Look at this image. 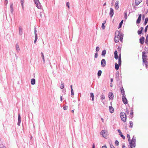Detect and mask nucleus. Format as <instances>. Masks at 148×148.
<instances>
[{"label": "nucleus", "instance_id": "1", "mask_svg": "<svg viewBox=\"0 0 148 148\" xmlns=\"http://www.w3.org/2000/svg\"><path fill=\"white\" fill-rule=\"evenodd\" d=\"M123 35L122 33H120L118 31H116L115 34V37L114 40L115 42H118L119 40L122 42L123 40Z\"/></svg>", "mask_w": 148, "mask_h": 148}, {"label": "nucleus", "instance_id": "2", "mask_svg": "<svg viewBox=\"0 0 148 148\" xmlns=\"http://www.w3.org/2000/svg\"><path fill=\"white\" fill-rule=\"evenodd\" d=\"M120 116L121 120L125 122L126 121V115L125 113L121 112L120 113Z\"/></svg>", "mask_w": 148, "mask_h": 148}, {"label": "nucleus", "instance_id": "3", "mask_svg": "<svg viewBox=\"0 0 148 148\" xmlns=\"http://www.w3.org/2000/svg\"><path fill=\"white\" fill-rule=\"evenodd\" d=\"M34 1L36 7L39 9H41L42 8V6L40 5L39 0H34Z\"/></svg>", "mask_w": 148, "mask_h": 148}, {"label": "nucleus", "instance_id": "4", "mask_svg": "<svg viewBox=\"0 0 148 148\" xmlns=\"http://www.w3.org/2000/svg\"><path fill=\"white\" fill-rule=\"evenodd\" d=\"M107 131L106 130H102L100 133V134L104 138H106L107 136Z\"/></svg>", "mask_w": 148, "mask_h": 148}, {"label": "nucleus", "instance_id": "5", "mask_svg": "<svg viewBox=\"0 0 148 148\" xmlns=\"http://www.w3.org/2000/svg\"><path fill=\"white\" fill-rule=\"evenodd\" d=\"M34 34H35V40L34 41V43H36L37 41L38 37H37V32L36 29V28H35L34 29Z\"/></svg>", "mask_w": 148, "mask_h": 148}, {"label": "nucleus", "instance_id": "6", "mask_svg": "<svg viewBox=\"0 0 148 148\" xmlns=\"http://www.w3.org/2000/svg\"><path fill=\"white\" fill-rule=\"evenodd\" d=\"M122 98V101L123 103L125 105L127 104L128 103V101L125 97V96H123Z\"/></svg>", "mask_w": 148, "mask_h": 148}, {"label": "nucleus", "instance_id": "7", "mask_svg": "<svg viewBox=\"0 0 148 148\" xmlns=\"http://www.w3.org/2000/svg\"><path fill=\"white\" fill-rule=\"evenodd\" d=\"M101 65L102 67H104L106 65V61L105 59H102L101 61Z\"/></svg>", "mask_w": 148, "mask_h": 148}, {"label": "nucleus", "instance_id": "8", "mask_svg": "<svg viewBox=\"0 0 148 148\" xmlns=\"http://www.w3.org/2000/svg\"><path fill=\"white\" fill-rule=\"evenodd\" d=\"M18 120L17 125L18 126H20V123L21 122V117L20 114H18Z\"/></svg>", "mask_w": 148, "mask_h": 148}, {"label": "nucleus", "instance_id": "9", "mask_svg": "<svg viewBox=\"0 0 148 148\" xmlns=\"http://www.w3.org/2000/svg\"><path fill=\"white\" fill-rule=\"evenodd\" d=\"M145 38L142 36L139 39L141 45H143L144 43Z\"/></svg>", "mask_w": 148, "mask_h": 148}, {"label": "nucleus", "instance_id": "10", "mask_svg": "<svg viewBox=\"0 0 148 148\" xmlns=\"http://www.w3.org/2000/svg\"><path fill=\"white\" fill-rule=\"evenodd\" d=\"M116 79L117 82H119L120 79L119 75L118 72H117L116 74Z\"/></svg>", "mask_w": 148, "mask_h": 148}, {"label": "nucleus", "instance_id": "11", "mask_svg": "<svg viewBox=\"0 0 148 148\" xmlns=\"http://www.w3.org/2000/svg\"><path fill=\"white\" fill-rule=\"evenodd\" d=\"M118 132L119 133V135L124 140L125 139V137L122 134L121 131L119 129L118 130Z\"/></svg>", "mask_w": 148, "mask_h": 148}, {"label": "nucleus", "instance_id": "12", "mask_svg": "<svg viewBox=\"0 0 148 148\" xmlns=\"http://www.w3.org/2000/svg\"><path fill=\"white\" fill-rule=\"evenodd\" d=\"M108 97L110 99H113L114 97L113 93L112 92H110L108 94Z\"/></svg>", "mask_w": 148, "mask_h": 148}, {"label": "nucleus", "instance_id": "13", "mask_svg": "<svg viewBox=\"0 0 148 148\" xmlns=\"http://www.w3.org/2000/svg\"><path fill=\"white\" fill-rule=\"evenodd\" d=\"M142 1V0H135V5L136 6L138 5Z\"/></svg>", "mask_w": 148, "mask_h": 148}, {"label": "nucleus", "instance_id": "14", "mask_svg": "<svg viewBox=\"0 0 148 148\" xmlns=\"http://www.w3.org/2000/svg\"><path fill=\"white\" fill-rule=\"evenodd\" d=\"M114 14V10L112 8H110V15L111 17H112Z\"/></svg>", "mask_w": 148, "mask_h": 148}, {"label": "nucleus", "instance_id": "15", "mask_svg": "<svg viewBox=\"0 0 148 148\" xmlns=\"http://www.w3.org/2000/svg\"><path fill=\"white\" fill-rule=\"evenodd\" d=\"M141 15L140 14L138 16V17L136 21V23L137 24H139L140 23V21L141 20Z\"/></svg>", "mask_w": 148, "mask_h": 148}, {"label": "nucleus", "instance_id": "16", "mask_svg": "<svg viewBox=\"0 0 148 148\" xmlns=\"http://www.w3.org/2000/svg\"><path fill=\"white\" fill-rule=\"evenodd\" d=\"M23 34L22 29L21 26L19 27V34L20 36L22 35Z\"/></svg>", "mask_w": 148, "mask_h": 148}, {"label": "nucleus", "instance_id": "17", "mask_svg": "<svg viewBox=\"0 0 148 148\" xmlns=\"http://www.w3.org/2000/svg\"><path fill=\"white\" fill-rule=\"evenodd\" d=\"M118 52L117 51L115 50L114 52V58L116 60L118 59Z\"/></svg>", "mask_w": 148, "mask_h": 148}, {"label": "nucleus", "instance_id": "18", "mask_svg": "<svg viewBox=\"0 0 148 148\" xmlns=\"http://www.w3.org/2000/svg\"><path fill=\"white\" fill-rule=\"evenodd\" d=\"M109 108L110 112L111 113H113L114 111V108L112 106H109Z\"/></svg>", "mask_w": 148, "mask_h": 148}, {"label": "nucleus", "instance_id": "19", "mask_svg": "<svg viewBox=\"0 0 148 148\" xmlns=\"http://www.w3.org/2000/svg\"><path fill=\"white\" fill-rule=\"evenodd\" d=\"M119 4V1H116L115 4V8L116 10H117L119 8V6L118 5Z\"/></svg>", "mask_w": 148, "mask_h": 148}, {"label": "nucleus", "instance_id": "20", "mask_svg": "<svg viewBox=\"0 0 148 148\" xmlns=\"http://www.w3.org/2000/svg\"><path fill=\"white\" fill-rule=\"evenodd\" d=\"M121 94L123 95V96H125L124 90L123 88V87H122V88L121 89Z\"/></svg>", "mask_w": 148, "mask_h": 148}, {"label": "nucleus", "instance_id": "21", "mask_svg": "<svg viewBox=\"0 0 148 148\" xmlns=\"http://www.w3.org/2000/svg\"><path fill=\"white\" fill-rule=\"evenodd\" d=\"M136 142L132 143V142H130L129 144L131 145V146H132V147H135L136 146Z\"/></svg>", "mask_w": 148, "mask_h": 148}, {"label": "nucleus", "instance_id": "22", "mask_svg": "<svg viewBox=\"0 0 148 148\" xmlns=\"http://www.w3.org/2000/svg\"><path fill=\"white\" fill-rule=\"evenodd\" d=\"M119 64H118L117 63H116L115 64V69L117 71L119 70Z\"/></svg>", "mask_w": 148, "mask_h": 148}, {"label": "nucleus", "instance_id": "23", "mask_svg": "<svg viewBox=\"0 0 148 148\" xmlns=\"http://www.w3.org/2000/svg\"><path fill=\"white\" fill-rule=\"evenodd\" d=\"M36 81L35 79L34 78L32 79L31 81V83L32 85H34L35 84Z\"/></svg>", "mask_w": 148, "mask_h": 148}, {"label": "nucleus", "instance_id": "24", "mask_svg": "<svg viewBox=\"0 0 148 148\" xmlns=\"http://www.w3.org/2000/svg\"><path fill=\"white\" fill-rule=\"evenodd\" d=\"M142 58H147V56L146 54V53L143 51L142 53Z\"/></svg>", "mask_w": 148, "mask_h": 148}, {"label": "nucleus", "instance_id": "25", "mask_svg": "<svg viewBox=\"0 0 148 148\" xmlns=\"http://www.w3.org/2000/svg\"><path fill=\"white\" fill-rule=\"evenodd\" d=\"M16 50L17 52H18L20 51V49L19 47V46L18 44H16Z\"/></svg>", "mask_w": 148, "mask_h": 148}, {"label": "nucleus", "instance_id": "26", "mask_svg": "<svg viewBox=\"0 0 148 148\" xmlns=\"http://www.w3.org/2000/svg\"><path fill=\"white\" fill-rule=\"evenodd\" d=\"M102 73V71L101 70H99L97 73V75L99 78L101 75Z\"/></svg>", "mask_w": 148, "mask_h": 148}, {"label": "nucleus", "instance_id": "27", "mask_svg": "<svg viewBox=\"0 0 148 148\" xmlns=\"http://www.w3.org/2000/svg\"><path fill=\"white\" fill-rule=\"evenodd\" d=\"M90 96L92 98V100L93 101L94 99V96L93 93L91 92L90 93Z\"/></svg>", "mask_w": 148, "mask_h": 148}, {"label": "nucleus", "instance_id": "28", "mask_svg": "<svg viewBox=\"0 0 148 148\" xmlns=\"http://www.w3.org/2000/svg\"><path fill=\"white\" fill-rule=\"evenodd\" d=\"M130 142H132V143L136 142V137L134 136L132 139V140L131 141H130Z\"/></svg>", "mask_w": 148, "mask_h": 148}, {"label": "nucleus", "instance_id": "29", "mask_svg": "<svg viewBox=\"0 0 148 148\" xmlns=\"http://www.w3.org/2000/svg\"><path fill=\"white\" fill-rule=\"evenodd\" d=\"M106 53V51L105 50H103L102 52L101 56H105Z\"/></svg>", "mask_w": 148, "mask_h": 148}, {"label": "nucleus", "instance_id": "30", "mask_svg": "<svg viewBox=\"0 0 148 148\" xmlns=\"http://www.w3.org/2000/svg\"><path fill=\"white\" fill-rule=\"evenodd\" d=\"M145 44L147 45H148V34L147 35L145 41Z\"/></svg>", "mask_w": 148, "mask_h": 148}, {"label": "nucleus", "instance_id": "31", "mask_svg": "<svg viewBox=\"0 0 148 148\" xmlns=\"http://www.w3.org/2000/svg\"><path fill=\"white\" fill-rule=\"evenodd\" d=\"M148 21V18L147 17L145 18V22H144V24H143L144 25H145L147 23Z\"/></svg>", "mask_w": 148, "mask_h": 148}, {"label": "nucleus", "instance_id": "32", "mask_svg": "<svg viewBox=\"0 0 148 148\" xmlns=\"http://www.w3.org/2000/svg\"><path fill=\"white\" fill-rule=\"evenodd\" d=\"M123 20H122L121 21L120 23H119V27H118L119 28H121L122 27V24H123Z\"/></svg>", "mask_w": 148, "mask_h": 148}, {"label": "nucleus", "instance_id": "33", "mask_svg": "<svg viewBox=\"0 0 148 148\" xmlns=\"http://www.w3.org/2000/svg\"><path fill=\"white\" fill-rule=\"evenodd\" d=\"M134 112L133 111V110L131 109V112L130 113V117H131V118H132L133 117V114Z\"/></svg>", "mask_w": 148, "mask_h": 148}, {"label": "nucleus", "instance_id": "34", "mask_svg": "<svg viewBox=\"0 0 148 148\" xmlns=\"http://www.w3.org/2000/svg\"><path fill=\"white\" fill-rule=\"evenodd\" d=\"M41 54L42 57V60H43V61L44 62V63H45V59L44 58V56L42 52H41Z\"/></svg>", "mask_w": 148, "mask_h": 148}, {"label": "nucleus", "instance_id": "35", "mask_svg": "<svg viewBox=\"0 0 148 148\" xmlns=\"http://www.w3.org/2000/svg\"><path fill=\"white\" fill-rule=\"evenodd\" d=\"M143 59V61L144 63H146V62H148V61H147V59H146V58H142Z\"/></svg>", "mask_w": 148, "mask_h": 148}, {"label": "nucleus", "instance_id": "36", "mask_svg": "<svg viewBox=\"0 0 148 148\" xmlns=\"http://www.w3.org/2000/svg\"><path fill=\"white\" fill-rule=\"evenodd\" d=\"M118 64H119L120 66H121V59H118Z\"/></svg>", "mask_w": 148, "mask_h": 148}, {"label": "nucleus", "instance_id": "37", "mask_svg": "<svg viewBox=\"0 0 148 148\" xmlns=\"http://www.w3.org/2000/svg\"><path fill=\"white\" fill-rule=\"evenodd\" d=\"M129 124H130V126H129L131 128H132L133 127V123L132 121H130Z\"/></svg>", "mask_w": 148, "mask_h": 148}, {"label": "nucleus", "instance_id": "38", "mask_svg": "<svg viewBox=\"0 0 148 148\" xmlns=\"http://www.w3.org/2000/svg\"><path fill=\"white\" fill-rule=\"evenodd\" d=\"M143 31L141 30H138V35H140L142 33Z\"/></svg>", "mask_w": 148, "mask_h": 148}, {"label": "nucleus", "instance_id": "39", "mask_svg": "<svg viewBox=\"0 0 148 148\" xmlns=\"http://www.w3.org/2000/svg\"><path fill=\"white\" fill-rule=\"evenodd\" d=\"M105 96L103 95H102L100 97L101 99V100L104 99H105Z\"/></svg>", "mask_w": 148, "mask_h": 148}, {"label": "nucleus", "instance_id": "40", "mask_svg": "<svg viewBox=\"0 0 148 148\" xmlns=\"http://www.w3.org/2000/svg\"><path fill=\"white\" fill-rule=\"evenodd\" d=\"M43 15V12H40V18L41 19L42 17V16Z\"/></svg>", "mask_w": 148, "mask_h": 148}, {"label": "nucleus", "instance_id": "41", "mask_svg": "<svg viewBox=\"0 0 148 148\" xmlns=\"http://www.w3.org/2000/svg\"><path fill=\"white\" fill-rule=\"evenodd\" d=\"M99 49H100L99 47H97L96 48V52L97 53L99 51Z\"/></svg>", "mask_w": 148, "mask_h": 148}, {"label": "nucleus", "instance_id": "42", "mask_svg": "<svg viewBox=\"0 0 148 148\" xmlns=\"http://www.w3.org/2000/svg\"><path fill=\"white\" fill-rule=\"evenodd\" d=\"M10 9H13V3H10Z\"/></svg>", "mask_w": 148, "mask_h": 148}, {"label": "nucleus", "instance_id": "43", "mask_svg": "<svg viewBox=\"0 0 148 148\" xmlns=\"http://www.w3.org/2000/svg\"><path fill=\"white\" fill-rule=\"evenodd\" d=\"M115 144L116 146H118L119 145V142L117 140H115Z\"/></svg>", "mask_w": 148, "mask_h": 148}, {"label": "nucleus", "instance_id": "44", "mask_svg": "<svg viewBox=\"0 0 148 148\" xmlns=\"http://www.w3.org/2000/svg\"><path fill=\"white\" fill-rule=\"evenodd\" d=\"M64 84L62 83L60 88L61 89H62L64 88Z\"/></svg>", "mask_w": 148, "mask_h": 148}, {"label": "nucleus", "instance_id": "45", "mask_svg": "<svg viewBox=\"0 0 148 148\" xmlns=\"http://www.w3.org/2000/svg\"><path fill=\"white\" fill-rule=\"evenodd\" d=\"M127 137L128 141L130 142V135L129 134H127Z\"/></svg>", "mask_w": 148, "mask_h": 148}, {"label": "nucleus", "instance_id": "46", "mask_svg": "<svg viewBox=\"0 0 148 148\" xmlns=\"http://www.w3.org/2000/svg\"><path fill=\"white\" fill-rule=\"evenodd\" d=\"M148 25H147L145 27V33L146 32H147V29H148Z\"/></svg>", "mask_w": 148, "mask_h": 148}, {"label": "nucleus", "instance_id": "47", "mask_svg": "<svg viewBox=\"0 0 148 148\" xmlns=\"http://www.w3.org/2000/svg\"><path fill=\"white\" fill-rule=\"evenodd\" d=\"M71 95H74V93L73 90V89H72V90H71Z\"/></svg>", "mask_w": 148, "mask_h": 148}, {"label": "nucleus", "instance_id": "48", "mask_svg": "<svg viewBox=\"0 0 148 148\" xmlns=\"http://www.w3.org/2000/svg\"><path fill=\"white\" fill-rule=\"evenodd\" d=\"M126 112L127 114L129 113V110L127 108H126Z\"/></svg>", "mask_w": 148, "mask_h": 148}, {"label": "nucleus", "instance_id": "49", "mask_svg": "<svg viewBox=\"0 0 148 148\" xmlns=\"http://www.w3.org/2000/svg\"><path fill=\"white\" fill-rule=\"evenodd\" d=\"M68 107L67 106H64L63 107V109L64 110H66L68 108Z\"/></svg>", "mask_w": 148, "mask_h": 148}, {"label": "nucleus", "instance_id": "50", "mask_svg": "<svg viewBox=\"0 0 148 148\" xmlns=\"http://www.w3.org/2000/svg\"><path fill=\"white\" fill-rule=\"evenodd\" d=\"M104 23H102L101 25V28L103 29H104L105 28V26L104 25Z\"/></svg>", "mask_w": 148, "mask_h": 148}, {"label": "nucleus", "instance_id": "51", "mask_svg": "<svg viewBox=\"0 0 148 148\" xmlns=\"http://www.w3.org/2000/svg\"><path fill=\"white\" fill-rule=\"evenodd\" d=\"M124 14H125V19H126L127 18V12H124Z\"/></svg>", "mask_w": 148, "mask_h": 148}, {"label": "nucleus", "instance_id": "52", "mask_svg": "<svg viewBox=\"0 0 148 148\" xmlns=\"http://www.w3.org/2000/svg\"><path fill=\"white\" fill-rule=\"evenodd\" d=\"M23 1L24 0H21V5L22 6L23 8Z\"/></svg>", "mask_w": 148, "mask_h": 148}, {"label": "nucleus", "instance_id": "53", "mask_svg": "<svg viewBox=\"0 0 148 148\" xmlns=\"http://www.w3.org/2000/svg\"><path fill=\"white\" fill-rule=\"evenodd\" d=\"M98 56V54L96 52V53H95V58H97Z\"/></svg>", "mask_w": 148, "mask_h": 148}, {"label": "nucleus", "instance_id": "54", "mask_svg": "<svg viewBox=\"0 0 148 148\" xmlns=\"http://www.w3.org/2000/svg\"><path fill=\"white\" fill-rule=\"evenodd\" d=\"M145 66L146 68H147L148 69V62H146V63H145Z\"/></svg>", "mask_w": 148, "mask_h": 148}, {"label": "nucleus", "instance_id": "55", "mask_svg": "<svg viewBox=\"0 0 148 148\" xmlns=\"http://www.w3.org/2000/svg\"><path fill=\"white\" fill-rule=\"evenodd\" d=\"M66 5L67 7L69 8V2H67L66 3Z\"/></svg>", "mask_w": 148, "mask_h": 148}, {"label": "nucleus", "instance_id": "56", "mask_svg": "<svg viewBox=\"0 0 148 148\" xmlns=\"http://www.w3.org/2000/svg\"><path fill=\"white\" fill-rule=\"evenodd\" d=\"M8 3V1L7 0H5V5H6Z\"/></svg>", "mask_w": 148, "mask_h": 148}, {"label": "nucleus", "instance_id": "57", "mask_svg": "<svg viewBox=\"0 0 148 148\" xmlns=\"http://www.w3.org/2000/svg\"><path fill=\"white\" fill-rule=\"evenodd\" d=\"M110 147L111 148H115V147L112 144H110Z\"/></svg>", "mask_w": 148, "mask_h": 148}, {"label": "nucleus", "instance_id": "58", "mask_svg": "<svg viewBox=\"0 0 148 148\" xmlns=\"http://www.w3.org/2000/svg\"><path fill=\"white\" fill-rule=\"evenodd\" d=\"M14 11L13 9H10V12L12 14H13Z\"/></svg>", "mask_w": 148, "mask_h": 148}, {"label": "nucleus", "instance_id": "59", "mask_svg": "<svg viewBox=\"0 0 148 148\" xmlns=\"http://www.w3.org/2000/svg\"><path fill=\"white\" fill-rule=\"evenodd\" d=\"M121 59V53H120L119 54V57H118V59Z\"/></svg>", "mask_w": 148, "mask_h": 148}, {"label": "nucleus", "instance_id": "60", "mask_svg": "<svg viewBox=\"0 0 148 148\" xmlns=\"http://www.w3.org/2000/svg\"><path fill=\"white\" fill-rule=\"evenodd\" d=\"M129 147L128 148H132V146H131V145L130 144L128 146Z\"/></svg>", "mask_w": 148, "mask_h": 148}, {"label": "nucleus", "instance_id": "61", "mask_svg": "<svg viewBox=\"0 0 148 148\" xmlns=\"http://www.w3.org/2000/svg\"><path fill=\"white\" fill-rule=\"evenodd\" d=\"M102 148H107V147L106 145H104V146H103L102 147Z\"/></svg>", "mask_w": 148, "mask_h": 148}, {"label": "nucleus", "instance_id": "62", "mask_svg": "<svg viewBox=\"0 0 148 148\" xmlns=\"http://www.w3.org/2000/svg\"><path fill=\"white\" fill-rule=\"evenodd\" d=\"M122 148H125V145H123L122 146Z\"/></svg>", "mask_w": 148, "mask_h": 148}, {"label": "nucleus", "instance_id": "63", "mask_svg": "<svg viewBox=\"0 0 148 148\" xmlns=\"http://www.w3.org/2000/svg\"><path fill=\"white\" fill-rule=\"evenodd\" d=\"M92 148H95V145L94 144H93L92 145Z\"/></svg>", "mask_w": 148, "mask_h": 148}, {"label": "nucleus", "instance_id": "64", "mask_svg": "<svg viewBox=\"0 0 148 148\" xmlns=\"http://www.w3.org/2000/svg\"><path fill=\"white\" fill-rule=\"evenodd\" d=\"M146 4L148 6V0H147L146 1Z\"/></svg>", "mask_w": 148, "mask_h": 148}]
</instances>
